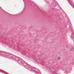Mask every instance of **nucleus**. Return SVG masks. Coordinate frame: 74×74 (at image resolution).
I'll use <instances>...</instances> for the list:
<instances>
[{
    "label": "nucleus",
    "instance_id": "7ed1b4c3",
    "mask_svg": "<svg viewBox=\"0 0 74 74\" xmlns=\"http://www.w3.org/2000/svg\"><path fill=\"white\" fill-rule=\"evenodd\" d=\"M38 73H39L40 74V71H38Z\"/></svg>",
    "mask_w": 74,
    "mask_h": 74
},
{
    "label": "nucleus",
    "instance_id": "f03ea898",
    "mask_svg": "<svg viewBox=\"0 0 74 74\" xmlns=\"http://www.w3.org/2000/svg\"><path fill=\"white\" fill-rule=\"evenodd\" d=\"M8 59H12V58H11L9 57H8Z\"/></svg>",
    "mask_w": 74,
    "mask_h": 74
},
{
    "label": "nucleus",
    "instance_id": "f257e3e1",
    "mask_svg": "<svg viewBox=\"0 0 74 74\" xmlns=\"http://www.w3.org/2000/svg\"><path fill=\"white\" fill-rule=\"evenodd\" d=\"M70 51H71V50H73V49H72L70 48Z\"/></svg>",
    "mask_w": 74,
    "mask_h": 74
}]
</instances>
